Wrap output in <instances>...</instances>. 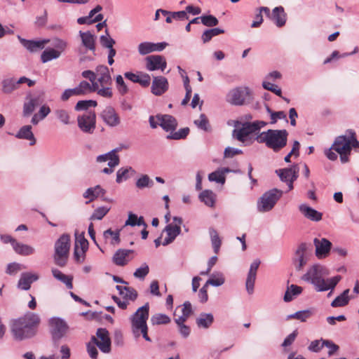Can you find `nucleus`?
I'll list each match as a JSON object with an SVG mask.
<instances>
[{"label": "nucleus", "instance_id": "obj_1", "mask_svg": "<svg viewBox=\"0 0 359 359\" xmlns=\"http://www.w3.org/2000/svg\"><path fill=\"white\" fill-rule=\"evenodd\" d=\"M329 274V270L325 266L314 264L302 276V280L311 283L317 292H325L334 290L341 279L339 275L325 279Z\"/></svg>", "mask_w": 359, "mask_h": 359}, {"label": "nucleus", "instance_id": "obj_2", "mask_svg": "<svg viewBox=\"0 0 359 359\" xmlns=\"http://www.w3.org/2000/svg\"><path fill=\"white\" fill-rule=\"evenodd\" d=\"M40 323V318L34 313H27L22 317L13 320L11 324V332L14 337L22 340L33 337L36 328Z\"/></svg>", "mask_w": 359, "mask_h": 359}, {"label": "nucleus", "instance_id": "obj_3", "mask_svg": "<svg viewBox=\"0 0 359 359\" xmlns=\"http://www.w3.org/2000/svg\"><path fill=\"white\" fill-rule=\"evenodd\" d=\"M332 148L339 154L341 162L347 163L349 161L348 156L352 148H359V142L356 138L355 132L348 129L345 135L337 137L332 144Z\"/></svg>", "mask_w": 359, "mask_h": 359}, {"label": "nucleus", "instance_id": "obj_4", "mask_svg": "<svg viewBox=\"0 0 359 359\" xmlns=\"http://www.w3.org/2000/svg\"><path fill=\"white\" fill-rule=\"evenodd\" d=\"M288 132L283 130L269 129L259 133L256 137L259 143H264L266 146L274 152H278L283 149L287 142Z\"/></svg>", "mask_w": 359, "mask_h": 359}, {"label": "nucleus", "instance_id": "obj_5", "mask_svg": "<svg viewBox=\"0 0 359 359\" xmlns=\"http://www.w3.org/2000/svg\"><path fill=\"white\" fill-rule=\"evenodd\" d=\"M149 305L146 303L140 307L136 312L130 317L131 328L135 337L137 338L141 334L147 341H151L148 336V327L147 320L149 318Z\"/></svg>", "mask_w": 359, "mask_h": 359}, {"label": "nucleus", "instance_id": "obj_6", "mask_svg": "<svg viewBox=\"0 0 359 359\" xmlns=\"http://www.w3.org/2000/svg\"><path fill=\"white\" fill-rule=\"evenodd\" d=\"M70 249V236L62 234L55 243L54 262L60 267L66 265Z\"/></svg>", "mask_w": 359, "mask_h": 359}, {"label": "nucleus", "instance_id": "obj_7", "mask_svg": "<svg viewBox=\"0 0 359 359\" xmlns=\"http://www.w3.org/2000/svg\"><path fill=\"white\" fill-rule=\"evenodd\" d=\"M312 257V246L310 243H301L297 247L292 258V263L297 271H300Z\"/></svg>", "mask_w": 359, "mask_h": 359}, {"label": "nucleus", "instance_id": "obj_8", "mask_svg": "<svg viewBox=\"0 0 359 359\" xmlns=\"http://www.w3.org/2000/svg\"><path fill=\"white\" fill-rule=\"evenodd\" d=\"M239 124L240 123L236 121L235 124L236 128L233 130V136L238 140L244 142L249 135L259 132L262 128L267 125V123L264 121L245 122L241 124V128H238Z\"/></svg>", "mask_w": 359, "mask_h": 359}, {"label": "nucleus", "instance_id": "obj_9", "mask_svg": "<svg viewBox=\"0 0 359 359\" xmlns=\"http://www.w3.org/2000/svg\"><path fill=\"white\" fill-rule=\"evenodd\" d=\"M283 191L278 189H272L260 197L257 202V209L260 212L270 211L283 196Z\"/></svg>", "mask_w": 359, "mask_h": 359}, {"label": "nucleus", "instance_id": "obj_10", "mask_svg": "<svg viewBox=\"0 0 359 359\" xmlns=\"http://www.w3.org/2000/svg\"><path fill=\"white\" fill-rule=\"evenodd\" d=\"M50 327L53 344L57 347L59 341L67 332L68 325L64 320L60 318H53L50 320Z\"/></svg>", "mask_w": 359, "mask_h": 359}, {"label": "nucleus", "instance_id": "obj_11", "mask_svg": "<svg viewBox=\"0 0 359 359\" xmlns=\"http://www.w3.org/2000/svg\"><path fill=\"white\" fill-rule=\"evenodd\" d=\"M90 340L102 353H109L111 351V339L109 333L106 329L98 328L96 335L92 336Z\"/></svg>", "mask_w": 359, "mask_h": 359}, {"label": "nucleus", "instance_id": "obj_12", "mask_svg": "<svg viewBox=\"0 0 359 359\" xmlns=\"http://www.w3.org/2000/svg\"><path fill=\"white\" fill-rule=\"evenodd\" d=\"M299 170L298 165L294 164L290 168L276 170V173L282 182L287 183L288 190L290 191L293 189V182L298 177Z\"/></svg>", "mask_w": 359, "mask_h": 359}, {"label": "nucleus", "instance_id": "obj_13", "mask_svg": "<svg viewBox=\"0 0 359 359\" xmlns=\"http://www.w3.org/2000/svg\"><path fill=\"white\" fill-rule=\"evenodd\" d=\"M100 117L107 126L111 128L117 127L121 123L118 114L111 105H107L102 109Z\"/></svg>", "mask_w": 359, "mask_h": 359}, {"label": "nucleus", "instance_id": "obj_14", "mask_svg": "<svg viewBox=\"0 0 359 359\" xmlns=\"http://www.w3.org/2000/svg\"><path fill=\"white\" fill-rule=\"evenodd\" d=\"M79 128L86 133L92 134L96 125V115L94 111L79 116L77 118Z\"/></svg>", "mask_w": 359, "mask_h": 359}, {"label": "nucleus", "instance_id": "obj_15", "mask_svg": "<svg viewBox=\"0 0 359 359\" xmlns=\"http://www.w3.org/2000/svg\"><path fill=\"white\" fill-rule=\"evenodd\" d=\"M315 255L318 259H325L330 255L332 243L325 238L313 239Z\"/></svg>", "mask_w": 359, "mask_h": 359}, {"label": "nucleus", "instance_id": "obj_16", "mask_svg": "<svg viewBox=\"0 0 359 359\" xmlns=\"http://www.w3.org/2000/svg\"><path fill=\"white\" fill-rule=\"evenodd\" d=\"M250 93L248 88H236L232 89L226 95V101L233 105L244 104L246 95Z\"/></svg>", "mask_w": 359, "mask_h": 359}, {"label": "nucleus", "instance_id": "obj_17", "mask_svg": "<svg viewBox=\"0 0 359 359\" xmlns=\"http://www.w3.org/2000/svg\"><path fill=\"white\" fill-rule=\"evenodd\" d=\"M43 102L40 95H27L23 104L22 116L29 117L34 111L35 109Z\"/></svg>", "mask_w": 359, "mask_h": 359}, {"label": "nucleus", "instance_id": "obj_18", "mask_svg": "<svg viewBox=\"0 0 359 359\" xmlns=\"http://www.w3.org/2000/svg\"><path fill=\"white\" fill-rule=\"evenodd\" d=\"M146 68L149 71L161 69L162 72L166 68L167 62L164 57L159 55H150L146 57Z\"/></svg>", "mask_w": 359, "mask_h": 359}, {"label": "nucleus", "instance_id": "obj_19", "mask_svg": "<svg viewBox=\"0 0 359 359\" xmlns=\"http://www.w3.org/2000/svg\"><path fill=\"white\" fill-rule=\"evenodd\" d=\"M169 88L168 79L162 76H154L151 86V92L156 96L164 94Z\"/></svg>", "mask_w": 359, "mask_h": 359}, {"label": "nucleus", "instance_id": "obj_20", "mask_svg": "<svg viewBox=\"0 0 359 359\" xmlns=\"http://www.w3.org/2000/svg\"><path fill=\"white\" fill-rule=\"evenodd\" d=\"M260 260L255 259L250 264V269L245 282L246 290L249 294L254 292V286L257 277V271L260 265Z\"/></svg>", "mask_w": 359, "mask_h": 359}, {"label": "nucleus", "instance_id": "obj_21", "mask_svg": "<svg viewBox=\"0 0 359 359\" xmlns=\"http://www.w3.org/2000/svg\"><path fill=\"white\" fill-rule=\"evenodd\" d=\"M133 252V250L118 249L113 256V262L117 266H126L133 259L131 255Z\"/></svg>", "mask_w": 359, "mask_h": 359}, {"label": "nucleus", "instance_id": "obj_22", "mask_svg": "<svg viewBox=\"0 0 359 359\" xmlns=\"http://www.w3.org/2000/svg\"><path fill=\"white\" fill-rule=\"evenodd\" d=\"M299 210L304 217L309 220L319 222L322 219L323 214L321 212L311 208L305 203H302L299 205Z\"/></svg>", "mask_w": 359, "mask_h": 359}, {"label": "nucleus", "instance_id": "obj_23", "mask_svg": "<svg viewBox=\"0 0 359 359\" xmlns=\"http://www.w3.org/2000/svg\"><path fill=\"white\" fill-rule=\"evenodd\" d=\"M157 121H159V126L165 131H172L177 126L176 119L169 114H158Z\"/></svg>", "mask_w": 359, "mask_h": 359}, {"label": "nucleus", "instance_id": "obj_24", "mask_svg": "<svg viewBox=\"0 0 359 359\" xmlns=\"http://www.w3.org/2000/svg\"><path fill=\"white\" fill-rule=\"evenodd\" d=\"M1 90L4 95H11L19 88L18 81L14 77H6L1 82Z\"/></svg>", "mask_w": 359, "mask_h": 359}, {"label": "nucleus", "instance_id": "obj_25", "mask_svg": "<svg viewBox=\"0 0 359 359\" xmlns=\"http://www.w3.org/2000/svg\"><path fill=\"white\" fill-rule=\"evenodd\" d=\"M163 231L166 233L167 236L165 238L162 245L165 246L172 243L176 237L181 233V227L179 225L173 226V224H169L165 227Z\"/></svg>", "mask_w": 359, "mask_h": 359}, {"label": "nucleus", "instance_id": "obj_26", "mask_svg": "<svg viewBox=\"0 0 359 359\" xmlns=\"http://www.w3.org/2000/svg\"><path fill=\"white\" fill-rule=\"evenodd\" d=\"M79 36L81 39L83 46L88 50L91 51L95 50V39L96 36L90 31L79 32Z\"/></svg>", "mask_w": 359, "mask_h": 359}, {"label": "nucleus", "instance_id": "obj_27", "mask_svg": "<svg viewBox=\"0 0 359 359\" xmlns=\"http://www.w3.org/2000/svg\"><path fill=\"white\" fill-rule=\"evenodd\" d=\"M270 19L274 22L277 27H281L284 26L286 22V13L283 7L278 6L274 8L271 12Z\"/></svg>", "mask_w": 359, "mask_h": 359}, {"label": "nucleus", "instance_id": "obj_28", "mask_svg": "<svg viewBox=\"0 0 359 359\" xmlns=\"http://www.w3.org/2000/svg\"><path fill=\"white\" fill-rule=\"evenodd\" d=\"M15 137L18 139L29 140L31 146L36 144V138L32 131V126L30 125H26L21 127L16 133Z\"/></svg>", "mask_w": 359, "mask_h": 359}, {"label": "nucleus", "instance_id": "obj_29", "mask_svg": "<svg viewBox=\"0 0 359 359\" xmlns=\"http://www.w3.org/2000/svg\"><path fill=\"white\" fill-rule=\"evenodd\" d=\"M50 41L49 39H43L39 41L23 40L22 45L29 51L34 53L43 49L45 45Z\"/></svg>", "mask_w": 359, "mask_h": 359}, {"label": "nucleus", "instance_id": "obj_30", "mask_svg": "<svg viewBox=\"0 0 359 359\" xmlns=\"http://www.w3.org/2000/svg\"><path fill=\"white\" fill-rule=\"evenodd\" d=\"M37 275L29 273H23L18 281V287L22 290H27L30 288L32 283L38 280Z\"/></svg>", "mask_w": 359, "mask_h": 359}, {"label": "nucleus", "instance_id": "obj_31", "mask_svg": "<svg viewBox=\"0 0 359 359\" xmlns=\"http://www.w3.org/2000/svg\"><path fill=\"white\" fill-rule=\"evenodd\" d=\"M97 72H99V77L96 82H97L100 86H111V77L109 69L106 66H100Z\"/></svg>", "mask_w": 359, "mask_h": 359}, {"label": "nucleus", "instance_id": "obj_32", "mask_svg": "<svg viewBox=\"0 0 359 359\" xmlns=\"http://www.w3.org/2000/svg\"><path fill=\"white\" fill-rule=\"evenodd\" d=\"M13 250L21 256H29L35 253V248L29 245L25 244L17 241Z\"/></svg>", "mask_w": 359, "mask_h": 359}, {"label": "nucleus", "instance_id": "obj_33", "mask_svg": "<svg viewBox=\"0 0 359 359\" xmlns=\"http://www.w3.org/2000/svg\"><path fill=\"white\" fill-rule=\"evenodd\" d=\"M105 193L106 191L100 185H97L87 189L83 193V196L85 198H89V202H90L99 196H103Z\"/></svg>", "mask_w": 359, "mask_h": 359}, {"label": "nucleus", "instance_id": "obj_34", "mask_svg": "<svg viewBox=\"0 0 359 359\" xmlns=\"http://www.w3.org/2000/svg\"><path fill=\"white\" fill-rule=\"evenodd\" d=\"M214 321V317L212 313H201L196 319V323L198 327L208 329Z\"/></svg>", "mask_w": 359, "mask_h": 359}, {"label": "nucleus", "instance_id": "obj_35", "mask_svg": "<svg viewBox=\"0 0 359 359\" xmlns=\"http://www.w3.org/2000/svg\"><path fill=\"white\" fill-rule=\"evenodd\" d=\"M116 289L119 292V294L122 295L125 299L134 301L137 297V292L133 287L116 285Z\"/></svg>", "mask_w": 359, "mask_h": 359}, {"label": "nucleus", "instance_id": "obj_36", "mask_svg": "<svg viewBox=\"0 0 359 359\" xmlns=\"http://www.w3.org/2000/svg\"><path fill=\"white\" fill-rule=\"evenodd\" d=\"M135 173V170L132 167L121 168L116 172V182L121 184L123 181L127 180L130 175Z\"/></svg>", "mask_w": 359, "mask_h": 359}, {"label": "nucleus", "instance_id": "obj_37", "mask_svg": "<svg viewBox=\"0 0 359 359\" xmlns=\"http://www.w3.org/2000/svg\"><path fill=\"white\" fill-rule=\"evenodd\" d=\"M349 289L345 290L340 295L337 296L331 303L332 307H342L348 304L350 297L348 296Z\"/></svg>", "mask_w": 359, "mask_h": 359}, {"label": "nucleus", "instance_id": "obj_38", "mask_svg": "<svg viewBox=\"0 0 359 359\" xmlns=\"http://www.w3.org/2000/svg\"><path fill=\"white\" fill-rule=\"evenodd\" d=\"M200 200L207 206L213 207L215 203V194L209 189L203 191L199 194Z\"/></svg>", "mask_w": 359, "mask_h": 359}, {"label": "nucleus", "instance_id": "obj_39", "mask_svg": "<svg viewBox=\"0 0 359 359\" xmlns=\"http://www.w3.org/2000/svg\"><path fill=\"white\" fill-rule=\"evenodd\" d=\"M60 51L54 48L46 49L41 55V60L43 63H46L52 60L57 59L60 57Z\"/></svg>", "mask_w": 359, "mask_h": 359}, {"label": "nucleus", "instance_id": "obj_40", "mask_svg": "<svg viewBox=\"0 0 359 359\" xmlns=\"http://www.w3.org/2000/svg\"><path fill=\"white\" fill-rule=\"evenodd\" d=\"M52 273L54 278L64 283L68 289H72V278L65 275L57 269H53Z\"/></svg>", "mask_w": 359, "mask_h": 359}, {"label": "nucleus", "instance_id": "obj_41", "mask_svg": "<svg viewBox=\"0 0 359 359\" xmlns=\"http://www.w3.org/2000/svg\"><path fill=\"white\" fill-rule=\"evenodd\" d=\"M225 282V278L221 272H214L210 278L207 280L205 285H210L214 287L222 285Z\"/></svg>", "mask_w": 359, "mask_h": 359}, {"label": "nucleus", "instance_id": "obj_42", "mask_svg": "<svg viewBox=\"0 0 359 359\" xmlns=\"http://www.w3.org/2000/svg\"><path fill=\"white\" fill-rule=\"evenodd\" d=\"M302 292V288L296 285H291L287 287V290L285 292V295L283 297V300L285 302H290L292 300L293 296H297L301 294Z\"/></svg>", "mask_w": 359, "mask_h": 359}, {"label": "nucleus", "instance_id": "obj_43", "mask_svg": "<svg viewBox=\"0 0 359 359\" xmlns=\"http://www.w3.org/2000/svg\"><path fill=\"white\" fill-rule=\"evenodd\" d=\"M224 32V30L220 28H212L210 29L205 30L202 36L201 39L204 43L210 41L211 39L215 36H217L220 34H223Z\"/></svg>", "mask_w": 359, "mask_h": 359}, {"label": "nucleus", "instance_id": "obj_44", "mask_svg": "<svg viewBox=\"0 0 359 359\" xmlns=\"http://www.w3.org/2000/svg\"><path fill=\"white\" fill-rule=\"evenodd\" d=\"M209 233L214 252L217 253L222 244L221 239L218 235L217 231L215 229L210 228L209 229Z\"/></svg>", "mask_w": 359, "mask_h": 359}, {"label": "nucleus", "instance_id": "obj_45", "mask_svg": "<svg viewBox=\"0 0 359 359\" xmlns=\"http://www.w3.org/2000/svg\"><path fill=\"white\" fill-rule=\"evenodd\" d=\"M175 323L177 325L178 332H180V335L183 338H187L191 333V328L188 325H186L184 323L187 320H183V319H174Z\"/></svg>", "mask_w": 359, "mask_h": 359}, {"label": "nucleus", "instance_id": "obj_46", "mask_svg": "<svg viewBox=\"0 0 359 359\" xmlns=\"http://www.w3.org/2000/svg\"><path fill=\"white\" fill-rule=\"evenodd\" d=\"M194 124L201 130L204 131H210V126L207 116L204 114H201L198 119L194 121Z\"/></svg>", "mask_w": 359, "mask_h": 359}, {"label": "nucleus", "instance_id": "obj_47", "mask_svg": "<svg viewBox=\"0 0 359 359\" xmlns=\"http://www.w3.org/2000/svg\"><path fill=\"white\" fill-rule=\"evenodd\" d=\"M100 42L101 46L106 48H111L116 43L115 40L110 36L107 29H105V34L100 36Z\"/></svg>", "mask_w": 359, "mask_h": 359}, {"label": "nucleus", "instance_id": "obj_48", "mask_svg": "<svg viewBox=\"0 0 359 359\" xmlns=\"http://www.w3.org/2000/svg\"><path fill=\"white\" fill-rule=\"evenodd\" d=\"M96 88V89L93 90V92H96L97 95L105 98H111L112 97L113 92L111 86H100L97 83Z\"/></svg>", "mask_w": 359, "mask_h": 359}, {"label": "nucleus", "instance_id": "obj_49", "mask_svg": "<svg viewBox=\"0 0 359 359\" xmlns=\"http://www.w3.org/2000/svg\"><path fill=\"white\" fill-rule=\"evenodd\" d=\"M311 316V312L309 310L299 311L293 314L287 316V320L292 318L299 320L301 322H306L308 318Z\"/></svg>", "mask_w": 359, "mask_h": 359}, {"label": "nucleus", "instance_id": "obj_50", "mask_svg": "<svg viewBox=\"0 0 359 359\" xmlns=\"http://www.w3.org/2000/svg\"><path fill=\"white\" fill-rule=\"evenodd\" d=\"M170 318L163 313H156L151 316V322L153 325H165L170 322Z\"/></svg>", "mask_w": 359, "mask_h": 359}, {"label": "nucleus", "instance_id": "obj_51", "mask_svg": "<svg viewBox=\"0 0 359 359\" xmlns=\"http://www.w3.org/2000/svg\"><path fill=\"white\" fill-rule=\"evenodd\" d=\"M56 118L65 125L71 123L69 113L63 109H56L55 111Z\"/></svg>", "mask_w": 359, "mask_h": 359}, {"label": "nucleus", "instance_id": "obj_52", "mask_svg": "<svg viewBox=\"0 0 359 359\" xmlns=\"http://www.w3.org/2000/svg\"><path fill=\"white\" fill-rule=\"evenodd\" d=\"M121 148H126L125 146H122L120 148H116L111 151V156L109 159L108 160V166L112 168L118 165L120 163V158L118 155H117V152H118Z\"/></svg>", "mask_w": 359, "mask_h": 359}, {"label": "nucleus", "instance_id": "obj_53", "mask_svg": "<svg viewBox=\"0 0 359 359\" xmlns=\"http://www.w3.org/2000/svg\"><path fill=\"white\" fill-rule=\"evenodd\" d=\"M104 238L105 239H108L111 238V244L116 245L120 243V233L119 231H112L111 229H109L104 231L103 233Z\"/></svg>", "mask_w": 359, "mask_h": 359}, {"label": "nucleus", "instance_id": "obj_54", "mask_svg": "<svg viewBox=\"0 0 359 359\" xmlns=\"http://www.w3.org/2000/svg\"><path fill=\"white\" fill-rule=\"evenodd\" d=\"M77 87L81 95H83L87 94L88 93L93 92V90L97 88V83H93V85H92L86 81H82L79 83Z\"/></svg>", "mask_w": 359, "mask_h": 359}, {"label": "nucleus", "instance_id": "obj_55", "mask_svg": "<svg viewBox=\"0 0 359 359\" xmlns=\"http://www.w3.org/2000/svg\"><path fill=\"white\" fill-rule=\"evenodd\" d=\"M180 308L181 309L182 315L175 318L187 320L192 313V307L191 303L189 302H185L181 306H180Z\"/></svg>", "mask_w": 359, "mask_h": 359}, {"label": "nucleus", "instance_id": "obj_56", "mask_svg": "<svg viewBox=\"0 0 359 359\" xmlns=\"http://www.w3.org/2000/svg\"><path fill=\"white\" fill-rule=\"evenodd\" d=\"M110 208L104 206L99 207L95 210L93 215L90 216L91 220H100L102 219L109 211Z\"/></svg>", "mask_w": 359, "mask_h": 359}, {"label": "nucleus", "instance_id": "obj_57", "mask_svg": "<svg viewBox=\"0 0 359 359\" xmlns=\"http://www.w3.org/2000/svg\"><path fill=\"white\" fill-rule=\"evenodd\" d=\"M153 184V181L147 175H143L137 180L135 184L137 188L144 189L146 187H151Z\"/></svg>", "mask_w": 359, "mask_h": 359}, {"label": "nucleus", "instance_id": "obj_58", "mask_svg": "<svg viewBox=\"0 0 359 359\" xmlns=\"http://www.w3.org/2000/svg\"><path fill=\"white\" fill-rule=\"evenodd\" d=\"M149 272V267L147 264L143 263L140 267L137 268L133 273V276L136 278L141 280L144 279Z\"/></svg>", "mask_w": 359, "mask_h": 359}, {"label": "nucleus", "instance_id": "obj_59", "mask_svg": "<svg viewBox=\"0 0 359 359\" xmlns=\"http://www.w3.org/2000/svg\"><path fill=\"white\" fill-rule=\"evenodd\" d=\"M208 180L210 182H216L217 183L224 184L225 183L226 177L225 176H223L222 172L218 169L209 174Z\"/></svg>", "mask_w": 359, "mask_h": 359}, {"label": "nucleus", "instance_id": "obj_60", "mask_svg": "<svg viewBox=\"0 0 359 359\" xmlns=\"http://www.w3.org/2000/svg\"><path fill=\"white\" fill-rule=\"evenodd\" d=\"M262 86L264 89L275 93L276 95L279 97H282V90L277 85L264 81L262 83Z\"/></svg>", "mask_w": 359, "mask_h": 359}, {"label": "nucleus", "instance_id": "obj_61", "mask_svg": "<svg viewBox=\"0 0 359 359\" xmlns=\"http://www.w3.org/2000/svg\"><path fill=\"white\" fill-rule=\"evenodd\" d=\"M201 21L205 26L214 27L216 26L219 21L215 16L212 15L201 16Z\"/></svg>", "mask_w": 359, "mask_h": 359}, {"label": "nucleus", "instance_id": "obj_62", "mask_svg": "<svg viewBox=\"0 0 359 359\" xmlns=\"http://www.w3.org/2000/svg\"><path fill=\"white\" fill-rule=\"evenodd\" d=\"M116 88L121 95H123L128 91V88L123 80L121 75H118L116 77Z\"/></svg>", "mask_w": 359, "mask_h": 359}, {"label": "nucleus", "instance_id": "obj_63", "mask_svg": "<svg viewBox=\"0 0 359 359\" xmlns=\"http://www.w3.org/2000/svg\"><path fill=\"white\" fill-rule=\"evenodd\" d=\"M76 241H75V246L74 248H79L81 249L88 250V242L84 238L83 233L77 234L75 233Z\"/></svg>", "mask_w": 359, "mask_h": 359}, {"label": "nucleus", "instance_id": "obj_64", "mask_svg": "<svg viewBox=\"0 0 359 359\" xmlns=\"http://www.w3.org/2000/svg\"><path fill=\"white\" fill-rule=\"evenodd\" d=\"M138 52L141 55H145L153 52L151 42H142L138 45Z\"/></svg>", "mask_w": 359, "mask_h": 359}]
</instances>
